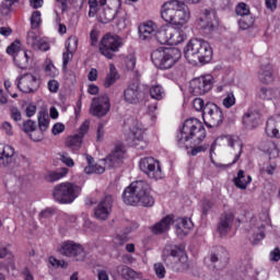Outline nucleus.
I'll return each mask as SVG.
<instances>
[{
  "instance_id": "36",
  "label": "nucleus",
  "mask_w": 280,
  "mask_h": 280,
  "mask_svg": "<svg viewBox=\"0 0 280 280\" xmlns=\"http://www.w3.org/2000/svg\"><path fill=\"white\" fill-rule=\"evenodd\" d=\"M131 135L133 137V145H140V148H145V130L139 128V127H133L131 129Z\"/></svg>"
},
{
  "instance_id": "31",
  "label": "nucleus",
  "mask_w": 280,
  "mask_h": 280,
  "mask_svg": "<svg viewBox=\"0 0 280 280\" xmlns=\"http://www.w3.org/2000/svg\"><path fill=\"white\" fill-rule=\"evenodd\" d=\"M243 124L248 130H253L259 126V114L257 112H247L243 116Z\"/></svg>"
},
{
  "instance_id": "7",
  "label": "nucleus",
  "mask_w": 280,
  "mask_h": 280,
  "mask_svg": "<svg viewBox=\"0 0 280 280\" xmlns=\"http://www.w3.org/2000/svg\"><path fill=\"white\" fill-rule=\"evenodd\" d=\"M183 54L178 48L160 47L152 51L151 60L158 69L167 70L180 60Z\"/></svg>"
},
{
  "instance_id": "13",
  "label": "nucleus",
  "mask_w": 280,
  "mask_h": 280,
  "mask_svg": "<svg viewBox=\"0 0 280 280\" xmlns=\"http://www.w3.org/2000/svg\"><path fill=\"white\" fill-rule=\"evenodd\" d=\"M213 89V77L211 74H206L190 81V93L192 95H205Z\"/></svg>"
},
{
  "instance_id": "12",
  "label": "nucleus",
  "mask_w": 280,
  "mask_h": 280,
  "mask_svg": "<svg viewBox=\"0 0 280 280\" xmlns=\"http://www.w3.org/2000/svg\"><path fill=\"white\" fill-rule=\"evenodd\" d=\"M58 253H60V255L63 257H69L75 261H84V257H86L84 247L73 241L62 242L58 247Z\"/></svg>"
},
{
  "instance_id": "57",
  "label": "nucleus",
  "mask_w": 280,
  "mask_h": 280,
  "mask_svg": "<svg viewBox=\"0 0 280 280\" xmlns=\"http://www.w3.org/2000/svg\"><path fill=\"white\" fill-rule=\"evenodd\" d=\"M89 128H91V120H85L82 122V125L79 128V137L84 139V135H86V132H89Z\"/></svg>"
},
{
  "instance_id": "64",
  "label": "nucleus",
  "mask_w": 280,
  "mask_h": 280,
  "mask_svg": "<svg viewBox=\"0 0 280 280\" xmlns=\"http://www.w3.org/2000/svg\"><path fill=\"white\" fill-rule=\"evenodd\" d=\"M2 130L8 137H12V135H14V131L12 130V125L8 121H4L2 124Z\"/></svg>"
},
{
  "instance_id": "53",
  "label": "nucleus",
  "mask_w": 280,
  "mask_h": 280,
  "mask_svg": "<svg viewBox=\"0 0 280 280\" xmlns=\"http://www.w3.org/2000/svg\"><path fill=\"white\" fill-rule=\"evenodd\" d=\"M153 270L158 277V279H165L166 270L163 262H156L153 265Z\"/></svg>"
},
{
  "instance_id": "10",
  "label": "nucleus",
  "mask_w": 280,
  "mask_h": 280,
  "mask_svg": "<svg viewBox=\"0 0 280 280\" xmlns=\"http://www.w3.org/2000/svg\"><path fill=\"white\" fill-rule=\"evenodd\" d=\"M139 167L151 180H163L165 178V173L161 168V162L152 156L141 159Z\"/></svg>"
},
{
  "instance_id": "22",
  "label": "nucleus",
  "mask_w": 280,
  "mask_h": 280,
  "mask_svg": "<svg viewBox=\"0 0 280 280\" xmlns=\"http://www.w3.org/2000/svg\"><path fill=\"white\" fill-rule=\"evenodd\" d=\"M141 100V90L139 89V82H133L128 85L124 91V101L127 104H139Z\"/></svg>"
},
{
  "instance_id": "6",
  "label": "nucleus",
  "mask_w": 280,
  "mask_h": 280,
  "mask_svg": "<svg viewBox=\"0 0 280 280\" xmlns=\"http://www.w3.org/2000/svg\"><path fill=\"white\" fill-rule=\"evenodd\" d=\"M163 261L175 272L189 270V257H187L185 249L178 246H166L163 252Z\"/></svg>"
},
{
  "instance_id": "62",
  "label": "nucleus",
  "mask_w": 280,
  "mask_h": 280,
  "mask_svg": "<svg viewBox=\"0 0 280 280\" xmlns=\"http://www.w3.org/2000/svg\"><path fill=\"white\" fill-rule=\"evenodd\" d=\"M65 125L61 122H57L52 126L51 132L52 135L58 136V135H62V131L65 130Z\"/></svg>"
},
{
  "instance_id": "18",
  "label": "nucleus",
  "mask_w": 280,
  "mask_h": 280,
  "mask_svg": "<svg viewBox=\"0 0 280 280\" xmlns=\"http://www.w3.org/2000/svg\"><path fill=\"white\" fill-rule=\"evenodd\" d=\"M0 270H5L9 275H14L16 265L14 264V254L5 246L0 245Z\"/></svg>"
},
{
  "instance_id": "2",
  "label": "nucleus",
  "mask_w": 280,
  "mask_h": 280,
  "mask_svg": "<svg viewBox=\"0 0 280 280\" xmlns=\"http://www.w3.org/2000/svg\"><path fill=\"white\" fill-rule=\"evenodd\" d=\"M84 159L88 162V166L84 167L86 174H104L106 170H114L119 167L126 159V147L121 142L115 144L114 150L102 161L105 166L102 164L93 165V156L84 154Z\"/></svg>"
},
{
  "instance_id": "47",
  "label": "nucleus",
  "mask_w": 280,
  "mask_h": 280,
  "mask_svg": "<svg viewBox=\"0 0 280 280\" xmlns=\"http://www.w3.org/2000/svg\"><path fill=\"white\" fill-rule=\"evenodd\" d=\"M7 54L14 58L21 54V42L19 39L14 40L10 46L7 47Z\"/></svg>"
},
{
  "instance_id": "50",
  "label": "nucleus",
  "mask_w": 280,
  "mask_h": 280,
  "mask_svg": "<svg viewBox=\"0 0 280 280\" xmlns=\"http://www.w3.org/2000/svg\"><path fill=\"white\" fill-rule=\"evenodd\" d=\"M221 253H222L221 257L215 254H212L210 256V261L212 264H215V261H221V264H223V265L228 264L229 262V254L224 249Z\"/></svg>"
},
{
  "instance_id": "29",
  "label": "nucleus",
  "mask_w": 280,
  "mask_h": 280,
  "mask_svg": "<svg viewBox=\"0 0 280 280\" xmlns=\"http://www.w3.org/2000/svg\"><path fill=\"white\" fill-rule=\"evenodd\" d=\"M259 100L265 102H272L280 100V89L277 88H260L257 93Z\"/></svg>"
},
{
  "instance_id": "34",
  "label": "nucleus",
  "mask_w": 280,
  "mask_h": 280,
  "mask_svg": "<svg viewBox=\"0 0 280 280\" xmlns=\"http://www.w3.org/2000/svg\"><path fill=\"white\" fill-rule=\"evenodd\" d=\"M234 185L237 189H246L250 183H253V177L246 175L244 171H238L237 176L234 177Z\"/></svg>"
},
{
  "instance_id": "23",
  "label": "nucleus",
  "mask_w": 280,
  "mask_h": 280,
  "mask_svg": "<svg viewBox=\"0 0 280 280\" xmlns=\"http://www.w3.org/2000/svg\"><path fill=\"white\" fill-rule=\"evenodd\" d=\"M78 51V38L69 37L66 42V52L62 54V67L67 70V65L73 60V54Z\"/></svg>"
},
{
  "instance_id": "30",
  "label": "nucleus",
  "mask_w": 280,
  "mask_h": 280,
  "mask_svg": "<svg viewBox=\"0 0 280 280\" xmlns=\"http://www.w3.org/2000/svg\"><path fill=\"white\" fill-rule=\"evenodd\" d=\"M14 156V148L10 144H5L0 149V166L9 167L12 164Z\"/></svg>"
},
{
  "instance_id": "52",
  "label": "nucleus",
  "mask_w": 280,
  "mask_h": 280,
  "mask_svg": "<svg viewBox=\"0 0 280 280\" xmlns=\"http://www.w3.org/2000/svg\"><path fill=\"white\" fill-rule=\"evenodd\" d=\"M40 23H43V20L40 19V11H34L31 16L32 28L37 30V27H40Z\"/></svg>"
},
{
  "instance_id": "46",
  "label": "nucleus",
  "mask_w": 280,
  "mask_h": 280,
  "mask_svg": "<svg viewBox=\"0 0 280 280\" xmlns=\"http://www.w3.org/2000/svg\"><path fill=\"white\" fill-rule=\"evenodd\" d=\"M235 12L237 16H242V19L245 16H250V7H248V4L245 2H240L235 8Z\"/></svg>"
},
{
  "instance_id": "24",
  "label": "nucleus",
  "mask_w": 280,
  "mask_h": 280,
  "mask_svg": "<svg viewBox=\"0 0 280 280\" xmlns=\"http://www.w3.org/2000/svg\"><path fill=\"white\" fill-rule=\"evenodd\" d=\"M233 222H235V215L233 213L222 214L218 225V233L221 235V237H224L231 233Z\"/></svg>"
},
{
  "instance_id": "19",
  "label": "nucleus",
  "mask_w": 280,
  "mask_h": 280,
  "mask_svg": "<svg viewBox=\"0 0 280 280\" xmlns=\"http://www.w3.org/2000/svg\"><path fill=\"white\" fill-rule=\"evenodd\" d=\"M113 212V196H105L94 210L96 220H108Z\"/></svg>"
},
{
  "instance_id": "27",
  "label": "nucleus",
  "mask_w": 280,
  "mask_h": 280,
  "mask_svg": "<svg viewBox=\"0 0 280 280\" xmlns=\"http://www.w3.org/2000/svg\"><path fill=\"white\" fill-rule=\"evenodd\" d=\"M265 131L267 137L280 139V115L271 116L267 119Z\"/></svg>"
},
{
  "instance_id": "21",
  "label": "nucleus",
  "mask_w": 280,
  "mask_h": 280,
  "mask_svg": "<svg viewBox=\"0 0 280 280\" xmlns=\"http://www.w3.org/2000/svg\"><path fill=\"white\" fill-rule=\"evenodd\" d=\"M225 141L230 148H235L237 153L234 156V160L230 164H215V167L219 170H228V167H231V165H235L237 161H240V156H242V142H240V139L233 136H228L225 138Z\"/></svg>"
},
{
  "instance_id": "33",
  "label": "nucleus",
  "mask_w": 280,
  "mask_h": 280,
  "mask_svg": "<svg viewBox=\"0 0 280 280\" xmlns=\"http://www.w3.org/2000/svg\"><path fill=\"white\" fill-rule=\"evenodd\" d=\"M117 272L125 280H137L141 279V272L135 271L132 268L120 265L117 267Z\"/></svg>"
},
{
  "instance_id": "26",
  "label": "nucleus",
  "mask_w": 280,
  "mask_h": 280,
  "mask_svg": "<svg viewBox=\"0 0 280 280\" xmlns=\"http://www.w3.org/2000/svg\"><path fill=\"white\" fill-rule=\"evenodd\" d=\"M159 26H156V23L152 21L144 22L140 24L138 32H139V38L141 40H150L152 36H156V30Z\"/></svg>"
},
{
  "instance_id": "44",
  "label": "nucleus",
  "mask_w": 280,
  "mask_h": 280,
  "mask_svg": "<svg viewBox=\"0 0 280 280\" xmlns=\"http://www.w3.org/2000/svg\"><path fill=\"white\" fill-rule=\"evenodd\" d=\"M14 3H19V0H2L0 3V13L2 16H8L12 12V7Z\"/></svg>"
},
{
  "instance_id": "16",
  "label": "nucleus",
  "mask_w": 280,
  "mask_h": 280,
  "mask_svg": "<svg viewBox=\"0 0 280 280\" xmlns=\"http://www.w3.org/2000/svg\"><path fill=\"white\" fill-rule=\"evenodd\" d=\"M16 82L18 89L22 91V93H34L38 91V88L40 86V80L32 73H25L19 77Z\"/></svg>"
},
{
  "instance_id": "28",
  "label": "nucleus",
  "mask_w": 280,
  "mask_h": 280,
  "mask_svg": "<svg viewBox=\"0 0 280 280\" xmlns=\"http://www.w3.org/2000/svg\"><path fill=\"white\" fill-rule=\"evenodd\" d=\"M172 224H174V218L172 215H166L160 222L151 226V231L154 233V235H161L163 233H167Z\"/></svg>"
},
{
  "instance_id": "35",
  "label": "nucleus",
  "mask_w": 280,
  "mask_h": 280,
  "mask_svg": "<svg viewBox=\"0 0 280 280\" xmlns=\"http://www.w3.org/2000/svg\"><path fill=\"white\" fill-rule=\"evenodd\" d=\"M155 38L161 45H171L172 27L161 28L155 33Z\"/></svg>"
},
{
  "instance_id": "15",
  "label": "nucleus",
  "mask_w": 280,
  "mask_h": 280,
  "mask_svg": "<svg viewBox=\"0 0 280 280\" xmlns=\"http://www.w3.org/2000/svg\"><path fill=\"white\" fill-rule=\"evenodd\" d=\"M197 25L200 30L213 32L218 27V14L209 9L202 10L197 20Z\"/></svg>"
},
{
  "instance_id": "49",
  "label": "nucleus",
  "mask_w": 280,
  "mask_h": 280,
  "mask_svg": "<svg viewBox=\"0 0 280 280\" xmlns=\"http://www.w3.org/2000/svg\"><path fill=\"white\" fill-rule=\"evenodd\" d=\"M45 73L48 78L58 77L59 71L56 66H54V62H51V60H46Z\"/></svg>"
},
{
  "instance_id": "9",
  "label": "nucleus",
  "mask_w": 280,
  "mask_h": 280,
  "mask_svg": "<svg viewBox=\"0 0 280 280\" xmlns=\"http://www.w3.org/2000/svg\"><path fill=\"white\" fill-rule=\"evenodd\" d=\"M122 47L124 39H121V37L118 35L106 34L101 39L98 51L102 56L107 58V60H113V58H115V54H117V51Z\"/></svg>"
},
{
  "instance_id": "20",
  "label": "nucleus",
  "mask_w": 280,
  "mask_h": 280,
  "mask_svg": "<svg viewBox=\"0 0 280 280\" xmlns=\"http://www.w3.org/2000/svg\"><path fill=\"white\" fill-rule=\"evenodd\" d=\"M26 43L35 51H49V43L38 36L36 32L30 31L26 35Z\"/></svg>"
},
{
  "instance_id": "38",
  "label": "nucleus",
  "mask_w": 280,
  "mask_h": 280,
  "mask_svg": "<svg viewBox=\"0 0 280 280\" xmlns=\"http://www.w3.org/2000/svg\"><path fill=\"white\" fill-rule=\"evenodd\" d=\"M119 80V73L117 72V68H115V65H109V73L105 78L104 86L105 89H110L115 82Z\"/></svg>"
},
{
  "instance_id": "42",
  "label": "nucleus",
  "mask_w": 280,
  "mask_h": 280,
  "mask_svg": "<svg viewBox=\"0 0 280 280\" xmlns=\"http://www.w3.org/2000/svg\"><path fill=\"white\" fill-rule=\"evenodd\" d=\"M150 96L152 100H164L165 98V89L161 84H155L150 88Z\"/></svg>"
},
{
  "instance_id": "11",
  "label": "nucleus",
  "mask_w": 280,
  "mask_h": 280,
  "mask_svg": "<svg viewBox=\"0 0 280 280\" xmlns=\"http://www.w3.org/2000/svg\"><path fill=\"white\" fill-rule=\"evenodd\" d=\"M202 119L209 128H218L224 121V114L218 105L213 103H207L203 113Z\"/></svg>"
},
{
  "instance_id": "45",
  "label": "nucleus",
  "mask_w": 280,
  "mask_h": 280,
  "mask_svg": "<svg viewBox=\"0 0 280 280\" xmlns=\"http://www.w3.org/2000/svg\"><path fill=\"white\" fill-rule=\"evenodd\" d=\"M38 128L42 132H47L49 130V116L43 112L38 114L37 117Z\"/></svg>"
},
{
  "instance_id": "25",
  "label": "nucleus",
  "mask_w": 280,
  "mask_h": 280,
  "mask_svg": "<svg viewBox=\"0 0 280 280\" xmlns=\"http://www.w3.org/2000/svg\"><path fill=\"white\" fill-rule=\"evenodd\" d=\"M175 222V233L178 237H187L189 231L194 229V222L191 219L179 218Z\"/></svg>"
},
{
  "instance_id": "4",
  "label": "nucleus",
  "mask_w": 280,
  "mask_h": 280,
  "mask_svg": "<svg viewBox=\"0 0 280 280\" xmlns=\"http://www.w3.org/2000/svg\"><path fill=\"white\" fill-rule=\"evenodd\" d=\"M207 137V129L198 118H190L184 121L183 127L176 135L178 148H188L187 143H202Z\"/></svg>"
},
{
  "instance_id": "59",
  "label": "nucleus",
  "mask_w": 280,
  "mask_h": 280,
  "mask_svg": "<svg viewBox=\"0 0 280 280\" xmlns=\"http://www.w3.org/2000/svg\"><path fill=\"white\" fill-rule=\"evenodd\" d=\"M90 40L92 47H97V44L100 43V32L97 30H92L90 33Z\"/></svg>"
},
{
  "instance_id": "60",
  "label": "nucleus",
  "mask_w": 280,
  "mask_h": 280,
  "mask_svg": "<svg viewBox=\"0 0 280 280\" xmlns=\"http://www.w3.org/2000/svg\"><path fill=\"white\" fill-rule=\"evenodd\" d=\"M23 130H24V132H26V135H28V132L36 130V121L26 120L23 124Z\"/></svg>"
},
{
  "instance_id": "8",
  "label": "nucleus",
  "mask_w": 280,
  "mask_h": 280,
  "mask_svg": "<svg viewBox=\"0 0 280 280\" xmlns=\"http://www.w3.org/2000/svg\"><path fill=\"white\" fill-rule=\"evenodd\" d=\"M82 194V187L73 183H61L55 186L52 197L61 205H71Z\"/></svg>"
},
{
  "instance_id": "14",
  "label": "nucleus",
  "mask_w": 280,
  "mask_h": 280,
  "mask_svg": "<svg viewBox=\"0 0 280 280\" xmlns=\"http://www.w3.org/2000/svg\"><path fill=\"white\" fill-rule=\"evenodd\" d=\"M110 112V98L107 94L94 97L91 103L90 113L94 117H106Z\"/></svg>"
},
{
  "instance_id": "41",
  "label": "nucleus",
  "mask_w": 280,
  "mask_h": 280,
  "mask_svg": "<svg viewBox=\"0 0 280 280\" xmlns=\"http://www.w3.org/2000/svg\"><path fill=\"white\" fill-rule=\"evenodd\" d=\"M82 139L83 138H81V136H79L78 133L74 136H70L66 140V145L68 148H71V150H80V148H82Z\"/></svg>"
},
{
  "instance_id": "17",
  "label": "nucleus",
  "mask_w": 280,
  "mask_h": 280,
  "mask_svg": "<svg viewBox=\"0 0 280 280\" xmlns=\"http://www.w3.org/2000/svg\"><path fill=\"white\" fill-rule=\"evenodd\" d=\"M268 224V221H262L257 218H252L247 223H246V232L252 233L254 240L256 242H261L264 237H266V225Z\"/></svg>"
},
{
  "instance_id": "48",
  "label": "nucleus",
  "mask_w": 280,
  "mask_h": 280,
  "mask_svg": "<svg viewBox=\"0 0 280 280\" xmlns=\"http://www.w3.org/2000/svg\"><path fill=\"white\" fill-rule=\"evenodd\" d=\"M253 25H255V20L250 15L245 16V18H241L238 20L240 30H250V27H253Z\"/></svg>"
},
{
  "instance_id": "63",
  "label": "nucleus",
  "mask_w": 280,
  "mask_h": 280,
  "mask_svg": "<svg viewBox=\"0 0 280 280\" xmlns=\"http://www.w3.org/2000/svg\"><path fill=\"white\" fill-rule=\"evenodd\" d=\"M58 89H60V84L58 83V81L50 80L48 82V91H50V93H58Z\"/></svg>"
},
{
  "instance_id": "55",
  "label": "nucleus",
  "mask_w": 280,
  "mask_h": 280,
  "mask_svg": "<svg viewBox=\"0 0 280 280\" xmlns=\"http://www.w3.org/2000/svg\"><path fill=\"white\" fill-rule=\"evenodd\" d=\"M88 3L90 7L89 16L93 19V16L97 14V8H100V3L97 2V0H89Z\"/></svg>"
},
{
  "instance_id": "51",
  "label": "nucleus",
  "mask_w": 280,
  "mask_h": 280,
  "mask_svg": "<svg viewBox=\"0 0 280 280\" xmlns=\"http://www.w3.org/2000/svg\"><path fill=\"white\" fill-rule=\"evenodd\" d=\"M125 65L128 71H133L135 67H137V56H135V54L127 55L125 58Z\"/></svg>"
},
{
  "instance_id": "58",
  "label": "nucleus",
  "mask_w": 280,
  "mask_h": 280,
  "mask_svg": "<svg viewBox=\"0 0 280 280\" xmlns=\"http://www.w3.org/2000/svg\"><path fill=\"white\" fill-rule=\"evenodd\" d=\"M60 161L67 165V167H73V165H75V162H73V159H71V156H69L68 153H61L60 154Z\"/></svg>"
},
{
  "instance_id": "37",
  "label": "nucleus",
  "mask_w": 280,
  "mask_h": 280,
  "mask_svg": "<svg viewBox=\"0 0 280 280\" xmlns=\"http://www.w3.org/2000/svg\"><path fill=\"white\" fill-rule=\"evenodd\" d=\"M117 14V11L110 8H105L100 14H98V22L103 23L104 25L110 23V21L115 20V16Z\"/></svg>"
},
{
  "instance_id": "61",
  "label": "nucleus",
  "mask_w": 280,
  "mask_h": 280,
  "mask_svg": "<svg viewBox=\"0 0 280 280\" xmlns=\"http://www.w3.org/2000/svg\"><path fill=\"white\" fill-rule=\"evenodd\" d=\"M192 106L197 110H202V113H205V107L207 105H205V101L202 98H195L194 102H192Z\"/></svg>"
},
{
  "instance_id": "32",
  "label": "nucleus",
  "mask_w": 280,
  "mask_h": 280,
  "mask_svg": "<svg viewBox=\"0 0 280 280\" xmlns=\"http://www.w3.org/2000/svg\"><path fill=\"white\" fill-rule=\"evenodd\" d=\"M67 174H69V168L67 167H61L56 171H48L45 174V180H47V183H56L58 180H62Z\"/></svg>"
},
{
  "instance_id": "39",
  "label": "nucleus",
  "mask_w": 280,
  "mask_h": 280,
  "mask_svg": "<svg viewBox=\"0 0 280 280\" xmlns=\"http://www.w3.org/2000/svg\"><path fill=\"white\" fill-rule=\"evenodd\" d=\"M13 61L18 69H27V63L30 62V55L27 54V51L24 50L19 55H15V57H13Z\"/></svg>"
},
{
  "instance_id": "40",
  "label": "nucleus",
  "mask_w": 280,
  "mask_h": 280,
  "mask_svg": "<svg viewBox=\"0 0 280 280\" xmlns=\"http://www.w3.org/2000/svg\"><path fill=\"white\" fill-rule=\"evenodd\" d=\"M185 38H187V35L183 30L171 27V45H180V43H184Z\"/></svg>"
},
{
  "instance_id": "5",
  "label": "nucleus",
  "mask_w": 280,
  "mask_h": 280,
  "mask_svg": "<svg viewBox=\"0 0 280 280\" xmlns=\"http://www.w3.org/2000/svg\"><path fill=\"white\" fill-rule=\"evenodd\" d=\"M184 56L190 65H207L213 59V48L209 42L194 38L188 42L184 49Z\"/></svg>"
},
{
  "instance_id": "1",
  "label": "nucleus",
  "mask_w": 280,
  "mask_h": 280,
  "mask_svg": "<svg viewBox=\"0 0 280 280\" xmlns=\"http://www.w3.org/2000/svg\"><path fill=\"white\" fill-rule=\"evenodd\" d=\"M161 16L165 23H170L173 27L180 30V27L189 23L191 11L185 2L180 0H170L162 5Z\"/></svg>"
},
{
  "instance_id": "43",
  "label": "nucleus",
  "mask_w": 280,
  "mask_h": 280,
  "mask_svg": "<svg viewBox=\"0 0 280 280\" xmlns=\"http://www.w3.org/2000/svg\"><path fill=\"white\" fill-rule=\"evenodd\" d=\"M270 69V66H267L266 70H264V68L260 69L258 80H260L262 84H270V82H272V71Z\"/></svg>"
},
{
  "instance_id": "3",
  "label": "nucleus",
  "mask_w": 280,
  "mask_h": 280,
  "mask_svg": "<svg viewBox=\"0 0 280 280\" xmlns=\"http://www.w3.org/2000/svg\"><path fill=\"white\" fill-rule=\"evenodd\" d=\"M122 200L125 205H131V207H137V205L142 207L154 206V197L150 195V184L145 180L132 182L125 188Z\"/></svg>"
},
{
  "instance_id": "54",
  "label": "nucleus",
  "mask_w": 280,
  "mask_h": 280,
  "mask_svg": "<svg viewBox=\"0 0 280 280\" xmlns=\"http://www.w3.org/2000/svg\"><path fill=\"white\" fill-rule=\"evenodd\" d=\"M222 104L225 108H232V106H235V94H233V92L228 93L226 97L223 98Z\"/></svg>"
},
{
  "instance_id": "56",
  "label": "nucleus",
  "mask_w": 280,
  "mask_h": 280,
  "mask_svg": "<svg viewBox=\"0 0 280 280\" xmlns=\"http://www.w3.org/2000/svg\"><path fill=\"white\" fill-rule=\"evenodd\" d=\"M30 139H32V141H43L44 137H45V131L43 130H33L31 131V133L28 135Z\"/></svg>"
}]
</instances>
